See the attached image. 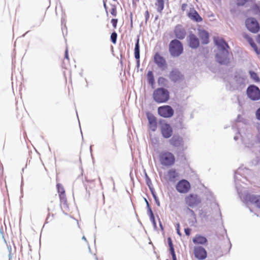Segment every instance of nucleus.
I'll use <instances>...</instances> for the list:
<instances>
[{
  "label": "nucleus",
  "instance_id": "41",
  "mask_svg": "<svg viewBox=\"0 0 260 260\" xmlns=\"http://www.w3.org/2000/svg\"><path fill=\"white\" fill-rule=\"evenodd\" d=\"M187 7V5L186 4H183L181 6V10L183 11H185Z\"/></svg>",
  "mask_w": 260,
  "mask_h": 260
},
{
  "label": "nucleus",
  "instance_id": "30",
  "mask_svg": "<svg viewBox=\"0 0 260 260\" xmlns=\"http://www.w3.org/2000/svg\"><path fill=\"white\" fill-rule=\"evenodd\" d=\"M117 38V34L116 32H113L111 34L110 39L113 44H115L116 43Z\"/></svg>",
  "mask_w": 260,
  "mask_h": 260
},
{
  "label": "nucleus",
  "instance_id": "5",
  "mask_svg": "<svg viewBox=\"0 0 260 260\" xmlns=\"http://www.w3.org/2000/svg\"><path fill=\"white\" fill-rule=\"evenodd\" d=\"M56 188L58 193L60 202V206L62 210H67L69 209L67 203V196L65 189L63 186L60 183L56 184Z\"/></svg>",
  "mask_w": 260,
  "mask_h": 260
},
{
  "label": "nucleus",
  "instance_id": "48",
  "mask_svg": "<svg viewBox=\"0 0 260 260\" xmlns=\"http://www.w3.org/2000/svg\"><path fill=\"white\" fill-rule=\"evenodd\" d=\"M82 239H84L85 240H86V239H85V237H84V236H83V237H82Z\"/></svg>",
  "mask_w": 260,
  "mask_h": 260
},
{
  "label": "nucleus",
  "instance_id": "33",
  "mask_svg": "<svg viewBox=\"0 0 260 260\" xmlns=\"http://www.w3.org/2000/svg\"><path fill=\"white\" fill-rule=\"evenodd\" d=\"M167 240H168V244H169V245L170 247V250L173 251V250H174V249L173 247V245L172 239L170 237H169Z\"/></svg>",
  "mask_w": 260,
  "mask_h": 260
},
{
  "label": "nucleus",
  "instance_id": "42",
  "mask_svg": "<svg viewBox=\"0 0 260 260\" xmlns=\"http://www.w3.org/2000/svg\"><path fill=\"white\" fill-rule=\"evenodd\" d=\"M171 251V254L173 256V260H176V254H175L174 250H173V251Z\"/></svg>",
  "mask_w": 260,
  "mask_h": 260
},
{
  "label": "nucleus",
  "instance_id": "1",
  "mask_svg": "<svg viewBox=\"0 0 260 260\" xmlns=\"http://www.w3.org/2000/svg\"><path fill=\"white\" fill-rule=\"evenodd\" d=\"M214 41L216 45L222 51L220 54H217V61L220 64H228L229 62L228 49L230 48L228 44L222 38L218 37H215Z\"/></svg>",
  "mask_w": 260,
  "mask_h": 260
},
{
  "label": "nucleus",
  "instance_id": "50",
  "mask_svg": "<svg viewBox=\"0 0 260 260\" xmlns=\"http://www.w3.org/2000/svg\"><path fill=\"white\" fill-rule=\"evenodd\" d=\"M113 1L116 2V1H117V0H113Z\"/></svg>",
  "mask_w": 260,
  "mask_h": 260
},
{
  "label": "nucleus",
  "instance_id": "28",
  "mask_svg": "<svg viewBox=\"0 0 260 260\" xmlns=\"http://www.w3.org/2000/svg\"><path fill=\"white\" fill-rule=\"evenodd\" d=\"M17 110V113H16V116L18 118L22 119L23 115L25 112V110L24 107H21L20 109H18V108L16 109Z\"/></svg>",
  "mask_w": 260,
  "mask_h": 260
},
{
  "label": "nucleus",
  "instance_id": "4",
  "mask_svg": "<svg viewBox=\"0 0 260 260\" xmlns=\"http://www.w3.org/2000/svg\"><path fill=\"white\" fill-rule=\"evenodd\" d=\"M182 43L178 40H172L169 44V51L173 56H178L183 52Z\"/></svg>",
  "mask_w": 260,
  "mask_h": 260
},
{
  "label": "nucleus",
  "instance_id": "46",
  "mask_svg": "<svg viewBox=\"0 0 260 260\" xmlns=\"http://www.w3.org/2000/svg\"><path fill=\"white\" fill-rule=\"evenodd\" d=\"M213 206L215 207L216 206L217 207V208L216 210H220L219 208H218V205L216 203H214L213 204Z\"/></svg>",
  "mask_w": 260,
  "mask_h": 260
},
{
  "label": "nucleus",
  "instance_id": "31",
  "mask_svg": "<svg viewBox=\"0 0 260 260\" xmlns=\"http://www.w3.org/2000/svg\"><path fill=\"white\" fill-rule=\"evenodd\" d=\"M110 13L114 17L117 16L116 6L115 5H111V8L109 10Z\"/></svg>",
  "mask_w": 260,
  "mask_h": 260
},
{
  "label": "nucleus",
  "instance_id": "16",
  "mask_svg": "<svg viewBox=\"0 0 260 260\" xmlns=\"http://www.w3.org/2000/svg\"><path fill=\"white\" fill-rule=\"evenodd\" d=\"M185 202L187 205L190 207L199 204L201 201L197 195L189 194L185 198Z\"/></svg>",
  "mask_w": 260,
  "mask_h": 260
},
{
  "label": "nucleus",
  "instance_id": "3",
  "mask_svg": "<svg viewBox=\"0 0 260 260\" xmlns=\"http://www.w3.org/2000/svg\"><path fill=\"white\" fill-rule=\"evenodd\" d=\"M159 158L161 164L166 167L173 166L176 161L174 155L172 153L167 151L161 152L159 154Z\"/></svg>",
  "mask_w": 260,
  "mask_h": 260
},
{
  "label": "nucleus",
  "instance_id": "38",
  "mask_svg": "<svg viewBox=\"0 0 260 260\" xmlns=\"http://www.w3.org/2000/svg\"><path fill=\"white\" fill-rule=\"evenodd\" d=\"M145 19H146V22H147L149 18V13L148 11L147 10L145 12Z\"/></svg>",
  "mask_w": 260,
  "mask_h": 260
},
{
  "label": "nucleus",
  "instance_id": "8",
  "mask_svg": "<svg viewBox=\"0 0 260 260\" xmlns=\"http://www.w3.org/2000/svg\"><path fill=\"white\" fill-rule=\"evenodd\" d=\"M248 96L253 101H257L260 99V90L255 85L249 86L247 89Z\"/></svg>",
  "mask_w": 260,
  "mask_h": 260
},
{
  "label": "nucleus",
  "instance_id": "44",
  "mask_svg": "<svg viewBox=\"0 0 260 260\" xmlns=\"http://www.w3.org/2000/svg\"><path fill=\"white\" fill-rule=\"evenodd\" d=\"M104 6L105 9H106L107 13H108L107 10V5H106V2L105 1H104Z\"/></svg>",
  "mask_w": 260,
  "mask_h": 260
},
{
  "label": "nucleus",
  "instance_id": "49",
  "mask_svg": "<svg viewBox=\"0 0 260 260\" xmlns=\"http://www.w3.org/2000/svg\"><path fill=\"white\" fill-rule=\"evenodd\" d=\"M140 0H133V1L139 2Z\"/></svg>",
  "mask_w": 260,
  "mask_h": 260
},
{
  "label": "nucleus",
  "instance_id": "6",
  "mask_svg": "<svg viewBox=\"0 0 260 260\" xmlns=\"http://www.w3.org/2000/svg\"><path fill=\"white\" fill-rule=\"evenodd\" d=\"M244 201L246 204H252L260 208V196L247 193L243 197Z\"/></svg>",
  "mask_w": 260,
  "mask_h": 260
},
{
  "label": "nucleus",
  "instance_id": "10",
  "mask_svg": "<svg viewBox=\"0 0 260 260\" xmlns=\"http://www.w3.org/2000/svg\"><path fill=\"white\" fill-rule=\"evenodd\" d=\"M246 25L248 30L253 33H256L259 31V25L257 20L253 18H249L246 19Z\"/></svg>",
  "mask_w": 260,
  "mask_h": 260
},
{
  "label": "nucleus",
  "instance_id": "9",
  "mask_svg": "<svg viewBox=\"0 0 260 260\" xmlns=\"http://www.w3.org/2000/svg\"><path fill=\"white\" fill-rule=\"evenodd\" d=\"M193 253L195 258L198 260H204L207 257V252L206 250L201 246H194Z\"/></svg>",
  "mask_w": 260,
  "mask_h": 260
},
{
  "label": "nucleus",
  "instance_id": "25",
  "mask_svg": "<svg viewBox=\"0 0 260 260\" xmlns=\"http://www.w3.org/2000/svg\"><path fill=\"white\" fill-rule=\"evenodd\" d=\"M147 79L149 84L153 87L155 84V80L153 72L152 71L148 72L147 74Z\"/></svg>",
  "mask_w": 260,
  "mask_h": 260
},
{
  "label": "nucleus",
  "instance_id": "29",
  "mask_svg": "<svg viewBox=\"0 0 260 260\" xmlns=\"http://www.w3.org/2000/svg\"><path fill=\"white\" fill-rule=\"evenodd\" d=\"M249 74L250 75L251 78L255 82H259L260 81V79L256 73L253 71H250Z\"/></svg>",
  "mask_w": 260,
  "mask_h": 260
},
{
  "label": "nucleus",
  "instance_id": "27",
  "mask_svg": "<svg viewBox=\"0 0 260 260\" xmlns=\"http://www.w3.org/2000/svg\"><path fill=\"white\" fill-rule=\"evenodd\" d=\"M135 57L137 59L140 58V46H139V39H137L135 47L134 49Z\"/></svg>",
  "mask_w": 260,
  "mask_h": 260
},
{
  "label": "nucleus",
  "instance_id": "40",
  "mask_svg": "<svg viewBox=\"0 0 260 260\" xmlns=\"http://www.w3.org/2000/svg\"><path fill=\"white\" fill-rule=\"evenodd\" d=\"M256 118L260 120V108L257 110L256 112Z\"/></svg>",
  "mask_w": 260,
  "mask_h": 260
},
{
  "label": "nucleus",
  "instance_id": "7",
  "mask_svg": "<svg viewBox=\"0 0 260 260\" xmlns=\"http://www.w3.org/2000/svg\"><path fill=\"white\" fill-rule=\"evenodd\" d=\"M159 115L164 118L171 117L174 113V110L169 105H164L159 107L157 109Z\"/></svg>",
  "mask_w": 260,
  "mask_h": 260
},
{
  "label": "nucleus",
  "instance_id": "20",
  "mask_svg": "<svg viewBox=\"0 0 260 260\" xmlns=\"http://www.w3.org/2000/svg\"><path fill=\"white\" fill-rule=\"evenodd\" d=\"M170 79L174 82H179L183 79V76L177 70L172 71L170 74Z\"/></svg>",
  "mask_w": 260,
  "mask_h": 260
},
{
  "label": "nucleus",
  "instance_id": "19",
  "mask_svg": "<svg viewBox=\"0 0 260 260\" xmlns=\"http://www.w3.org/2000/svg\"><path fill=\"white\" fill-rule=\"evenodd\" d=\"M170 144L174 147H178L183 145L182 137L178 135H174L169 140Z\"/></svg>",
  "mask_w": 260,
  "mask_h": 260
},
{
  "label": "nucleus",
  "instance_id": "17",
  "mask_svg": "<svg viewBox=\"0 0 260 260\" xmlns=\"http://www.w3.org/2000/svg\"><path fill=\"white\" fill-rule=\"evenodd\" d=\"M192 242L197 246L207 245L208 240L205 237L200 234H197L193 238Z\"/></svg>",
  "mask_w": 260,
  "mask_h": 260
},
{
  "label": "nucleus",
  "instance_id": "47",
  "mask_svg": "<svg viewBox=\"0 0 260 260\" xmlns=\"http://www.w3.org/2000/svg\"><path fill=\"white\" fill-rule=\"evenodd\" d=\"M159 224H160V226L161 227V229H162V225H161V222L160 221V220H159Z\"/></svg>",
  "mask_w": 260,
  "mask_h": 260
},
{
  "label": "nucleus",
  "instance_id": "11",
  "mask_svg": "<svg viewBox=\"0 0 260 260\" xmlns=\"http://www.w3.org/2000/svg\"><path fill=\"white\" fill-rule=\"evenodd\" d=\"M190 188L189 182L185 179L179 181L176 186V190L180 193H185L187 192Z\"/></svg>",
  "mask_w": 260,
  "mask_h": 260
},
{
  "label": "nucleus",
  "instance_id": "37",
  "mask_svg": "<svg viewBox=\"0 0 260 260\" xmlns=\"http://www.w3.org/2000/svg\"><path fill=\"white\" fill-rule=\"evenodd\" d=\"M190 231H191V229H190L189 228H186V229H184L185 233L186 235H187L188 236L190 235Z\"/></svg>",
  "mask_w": 260,
  "mask_h": 260
},
{
  "label": "nucleus",
  "instance_id": "35",
  "mask_svg": "<svg viewBox=\"0 0 260 260\" xmlns=\"http://www.w3.org/2000/svg\"><path fill=\"white\" fill-rule=\"evenodd\" d=\"M166 82V79L163 77H159L158 79L159 84H164Z\"/></svg>",
  "mask_w": 260,
  "mask_h": 260
},
{
  "label": "nucleus",
  "instance_id": "12",
  "mask_svg": "<svg viewBox=\"0 0 260 260\" xmlns=\"http://www.w3.org/2000/svg\"><path fill=\"white\" fill-rule=\"evenodd\" d=\"M160 129L165 138H169L173 134V129L170 124L167 123H161L160 125Z\"/></svg>",
  "mask_w": 260,
  "mask_h": 260
},
{
  "label": "nucleus",
  "instance_id": "34",
  "mask_svg": "<svg viewBox=\"0 0 260 260\" xmlns=\"http://www.w3.org/2000/svg\"><path fill=\"white\" fill-rule=\"evenodd\" d=\"M111 23L112 24V25L114 28H116L117 27V24L118 22V19H112L111 21Z\"/></svg>",
  "mask_w": 260,
  "mask_h": 260
},
{
  "label": "nucleus",
  "instance_id": "15",
  "mask_svg": "<svg viewBox=\"0 0 260 260\" xmlns=\"http://www.w3.org/2000/svg\"><path fill=\"white\" fill-rule=\"evenodd\" d=\"M174 32L175 37L180 40L183 39L186 35L185 29L181 24H178L175 27Z\"/></svg>",
  "mask_w": 260,
  "mask_h": 260
},
{
  "label": "nucleus",
  "instance_id": "45",
  "mask_svg": "<svg viewBox=\"0 0 260 260\" xmlns=\"http://www.w3.org/2000/svg\"><path fill=\"white\" fill-rule=\"evenodd\" d=\"M256 41L258 43L260 44V34L257 36Z\"/></svg>",
  "mask_w": 260,
  "mask_h": 260
},
{
  "label": "nucleus",
  "instance_id": "39",
  "mask_svg": "<svg viewBox=\"0 0 260 260\" xmlns=\"http://www.w3.org/2000/svg\"><path fill=\"white\" fill-rule=\"evenodd\" d=\"M177 233L179 236L181 235V233L180 231V225L179 223L177 224Z\"/></svg>",
  "mask_w": 260,
  "mask_h": 260
},
{
  "label": "nucleus",
  "instance_id": "51",
  "mask_svg": "<svg viewBox=\"0 0 260 260\" xmlns=\"http://www.w3.org/2000/svg\"><path fill=\"white\" fill-rule=\"evenodd\" d=\"M167 260H168V259H167Z\"/></svg>",
  "mask_w": 260,
  "mask_h": 260
},
{
  "label": "nucleus",
  "instance_id": "36",
  "mask_svg": "<svg viewBox=\"0 0 260 260\" xmlns=\"http://www.w3.org/2000/svg\"><path fill=\"white\" fill-rule=\"evenodd\" d=\"M246 2V0H237V5L242 6Z\"/></svg>",
  "mask_w": 260,
  "mask_h": 260
},
{
  "label": "nucleus",
  "instance_id": "23",
  "mask_svg": "<svg viewBox=\"0 0 260 260\" xmlns=\"http://www.w3.org/2000/svg\"><path fill=\"white\" fill-rule=\"evenodd\" d=\"M199 36L203 44H207L209 42V34L205 30H199Z\"/></svg>",
  "mask_w": 260,
  "mask_h": 260
},
{
  "label": "nucleus",
  "instance_id": "13",
  "mask_svg": "<svg viewBox=\"0 0 260 260\" xmlns=\"http://www.w3.org/2000/svg\"><path fill=\"white\" fill-rule=\"evenodd\" d=\"M186 14L188 17L193 21L200 22L203 20L201 16L193 7L189 8Z\"/></svg>",
  "mask_w": 260,
  "mask_h": 260
},
{
  "label": "nucleus",
  "instance_id": "43",
  "mask_svg": "<svg viewBox=\"0 0 260 260\" xmlns=\"http://www.w3.org/2000/svg\"><path fill=\"white\" fill-rule=\"evenodd\" d=\"M65 58L67 59H68V60H69V55H68V50L67 48H66V51H65Z\"/></svg>",
  "mask_w": 260,
  "mask_h": 260
},
{
  "label": "nucleus",
  "instance_id": "26",
  "mask_svg": "<svg viewBox=\"0 0 260 260\" xmlns=\"http://www.w3.org/2000/svg\"><path fill=\"white\" fill-rule=\"evenodd\" d=\"M245 38L247 39L248 42L250 44V45L251 46V47L254 49V51L257 54H258V49L256 46V45L255 44L253 40L250 38L247 35L245 36Z\"/></svg>",
  "mask_w": 260,
  "mask_h": 260
},
{
  "label": "nucleus",
  "instance_id": "14",
  "mask_svg": "<svg viewBox=\"0 0 260 260\" xmlns=\"http://www.w3.org/2000/svg\"><path fill=\"white\" fill-rule=\"evenodd\" d=\"M154 61L159 68L163 70L167 68V62L165 59L158 52L154 55Z\"/></svg>",
  "mask_w": 260,
  "mask_h": 260
},
{
  "label": "nucleus",
  "instance_id": "32",
  "mask_svg": "<svg viewBox=\"0 0 260 260\" xmlns=\"http://www.w3.org/2000/svg\"><path fill=\"white\" fill-rule=\"evenodd\" d=\"M149 216L151 221L152 222L153 225L155 227L156 223L155 220V217L153 212H149Z\"/></svg>",
  "mask_w": 260,
  "mask_h": 260
},
{
  "label": "nucleus",
  "instance_id": "21",
  "mask_svg": "<svg viewBox=\"0 0 260 260\" xmlns=\"http://www.w3.org/2000/svg\"><path fill=\"white\" fill-rule=\"evenodd\" d=\"M189 45L192 48H196L199 46V40L194 34H190L188 40Z\"/></svg>",
  "mask_w": 260,
  "mask_h": 260
},
{
  "label": "nucleus",
  "instance_id": "2",
  "mask_svg": "<svg viewBox=\"0 0 260 260\" xmlns=\"http://www.w3.org/2000/svg\"><path fill=\"white\" fill-rule=\"evenodd\" d=\"M153 98L157 103H166L169 100V92L164 88H158L154 90Z\"/></svg>",
  "mask_w": 260,
  "mask_h": 260
},
{
  "label": "nucleus",
  "instance_id": "18",
  "mask_svg": "<svg viewBox=\"0 0 260 260\" xmlns=\"http://www.w3.org/2000/svg\"><path fill=\"white\" fill-rule=\"evenodd\" d=\"M167 175L169 181L175 182L178 180L179 174L175 169L172 168L168 170Z\"/></svg>",
  "mask_w": 260,
  "mask_h": 260
},
{
  "label": "nucleus",
  "instance_id": "24",
  "mask_svg": "<svg viewBox=\"0 0 260 260\" xmlns=\"http://www.w3.org/2000/svg\"><path fill=\"white\" fill-rule=\"evenodd\" d=\"M155 5L157 12L161 13L164 8V0H156Z\"/></svg>",
  "mask_w": 260,
  "mask_h": 260
},
{
  "label": "nucleus",
  "instance_id": "22",
  "mask_svg": "<svg viewBox=\"0 0 260 260\" xmlns=\"http://www.w3.org/2000/svg\"><path fill=\"white\" fill-rule=\"evenodd\" d=\"M149 128L152 131H155L157 128V121L156 118L152 115L148 116Z\"/></svg>",
  "mask_w": 260,
  "mask_h": 260
}]
</instances>
